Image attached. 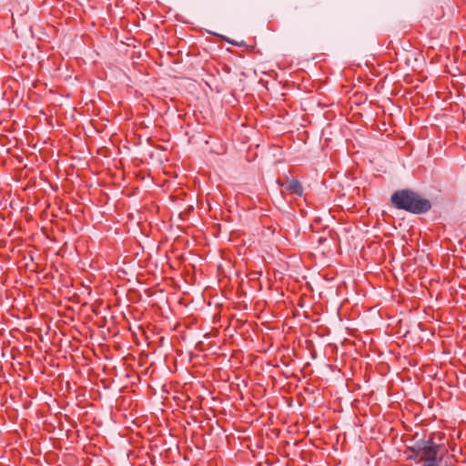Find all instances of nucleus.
Here are the masks:
<instances>
[{
	"mask_svg": "<svg viewBox=\"0 0 466 466\" xmlns=\"http://www.w3.org/2000/svg\"><path fill=\"white\" fill-rule=\"evenodd\" d=\"M391 202L399 209L420 214L431 209L429 200L420 198L410 190H399L391 196Z\"/></svg>",
	"mask_w": 466,
	"mask_h": 466,
	"instance_id": "obj_1",
	"label": "nucleus"
},
{
	"mask_svg": "<svg viewBox=\"0 0 466 466\" xmlns=\"http://www.w3.org/2000/svg\"><path fill=\"white\" fill-rule=\"evenodd\" d=\"M418 455L421 461L430 462V464H436L437 455L440 446L433 441V437H431L427 441H421L417 443Z\"/></svg>",
	"mask_w": 466,
	"mask_h": 466,
	"instance_id": "obj_2",
	"label": "nucleus"
},
{
	"mask_svg": "<svg viewBox=\"0 0 466 466\" xmlns=\"http://www.w3.org/2000/svg\"><path fill=\"white\" fill-rule=\"evenodd\" d=\"M281 186L284 187L287 191L294 193L299 197L303 194V187L300 182L296 179L289 180L284 184H281Z\"/></svg>",
	"mask_w": 466,
	"mask_h": 466,
	"instance_id": "obj_3",
	"label": "nucleus"
}]
</instances>
